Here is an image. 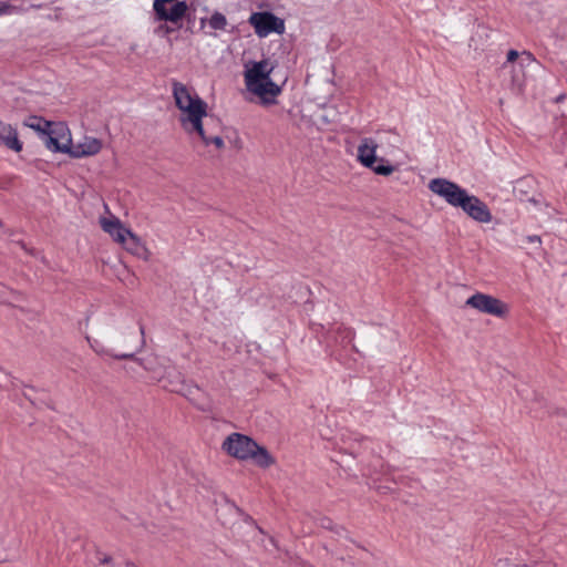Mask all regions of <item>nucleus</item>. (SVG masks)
<instances>
[{
  "label": "nucleus",
  "instance_id": "obj_1",
  "mask_svg": "<svg viewBox=\"0 0 567 567\" xmlns=\"http://www.w3.org/2000/svg\"><path fill=\"white\" fill-rule=\"evenodd\" d=\"M179 122L188 133H196L205 145L214 144L218 150L225 146L219 134H208L209 126L220 128V121L207 113V103L197 94L192 95L187 87L179 83Z\"/></svg>",
  "mask_w": 567,
  "mask_h": 567
},
{
  "label": "nucleus",
  "instance_id": "obj_2",
  "mask_svg": "<svg viewBox=\"0 0 567 567\" xmlns=\"http://www.w3.org/2000/svg\"><path fill=\"white\" fill-rule=\"evenodd\" d=\"M154 20L158 25L154 33L158 37H166L172 44L171 33L177 30V0H154Z\"/></svg>",
  "mask_w": 567,
  "mask_h": 567
},
{
  "label": "nucleus",
  "instance_id": "obj_3",
  "mask_svg": "<svg viewBox=\"0 0 567 567\" xmlns=\"http://www.w3.org/2000/svg\"><path fill=\"white\" fill-rule=\"evenodd\" d=\"M377 144L371 138L362 140L358 147V159L360 163L378 175L389 176L393 173L394 166L385 158L375 155Z\"/></svg>",
  "mask_w": 567,
  "mask_h": 567
},
{
  "label": "nucleus",
  "instance_id": "obj_4",
  "mask_svg": "<svg viewBox=\"0 0 567 567\" xmlns=\"http://www.w3.org/2000/svg\"><path fill=\"white\" fill-rule=\"evenodd\" d=\"M427 187L432 193L442 197L453 207H458L467 193V190L462 188L458 184L442 177L431 179Z\"/></svg>",
  "mask_w": 567,
  "mask_h": 567
},
{
  "label": "nucleus",
  "instance_id": "obj_5",
  "mask_svg": "<svg viewBox=\"0 0 567 567\" xmlns=\"http://www.w3.org/2000/svg\"><path fill=\"white\" fill-rule=\"evenodd\" d=\"M248 22L260 38L267 37L272 32L278 34L285 32V21L270 11L254 12L250 14Z\"/></svg>",
  "mask_w": 567,
  "mask_h": 567
},
{
  "label": "nucleus",
  "instance_id": "obj_6",
  "mask_svg": "<svg viewBox=\"0 0 567 567\" xmlns=\"http://www.w3.org/2000/svg\"><path fill=\"white\" fill-rule=\"evenodd\" d=\"M252 447H257V442L250 436L237 432L228 435L221 445L228 455L241 461L250 458Z\"/></svg>",
  "mask_w": 567,
  "mask_h": 567
},
{
  "label": "nucleus",
  "instance_id": "obj_7",
  "mask_svg": "<svg viewBox=\"0 0 567 567\" xmlns=\"http://www.w3.org/2000/svg\"><path fill=\"white\" fill-rule=\"evenodd\" d=\"M466 305L487 315L505 318L508 315V306L501 299L491 295L476 292L466 300Z\"/></svg>",
  "mask_w": 567,
  "mask_h": 567
},
{
  "label": "nucleus",
  "instance_id": "obj_8",
  "mask_svg": "<svg viewBox=\"0 0 567 567\" xmlns=\"http://www.w3.org/2000/svg\"><path fill=\"white\" fill-rule=\"evenodd\" d=\"M134 337H135V342L131 347V351H126V352L116 353L112 349L105 348L103 344H101L97 341H94V343H91V347L97 354L109 355L116 360H134L137 363L142 364L141 359H137L135 357V354L137 352H140L145 344L144 327L142 324L140 326V337H137L136 334H134Z\"/></svg>",
  "mask_w": 567,
  "mask_h": 567
},
{
  "label": "nucleus",
  "instance_id": "obj_9",
  "mask_svg": "<svg viewBox=\"0 0 567 567\" xmlns=\"http://www.w3.org/2000/svg\"><path fill=\"white\" fill-rule=\"evenodd\" d=\"M465 214L478 223L487 224L492 220V214L488 206L474 195L465 194L463 203L458 205Z\"/></svg>",
  "mask_w": 567,
  "mask_h": 567
},
{
  "label": "nucleus",
  "instance_id": "obj_10",
  "mask_svg": "<svg viewBox=\"0 0 567 567\" xmlns=\"http://www.w3.org/2000/svg\"><path fill=\"white\" fill-rule=\"evenodd\" d=\"M199 4L198 0H193L189 3L186 0H179V29L183 28L184 21L187 23L186 30L192 33L196 28L202 30L205 27L206 17H200L198 21L196 17V10Z\"/></svg>",
  "mask_w": 567,
  "mask_h": 567
},
{
  "label": "nucleus",
  "instance_id": "obj_11",
  "mask_svg": "<svg viewBox=\"0 0 567 567\" xmlns=\"http://www.w3.org/2000/svg\"><path fill=\"white\" fill-rule=\"evenodd\" d=\"M272 70L274 66H269L267 60L251 62L250 65H246L244 76L247 90L250 91L262 81L268 80Z\"/></svg>",
  "mask_w": 567,
  "mask_h": 567
},
{
  "label": "nucleus",
  "instance_id": "obj_12",
  "mask_svg": "<svg viewBox=\"0 0 567 567\" xmlns=\"http://www.w3.org/2000/svg\"><path fill=\"white\" fill-rule=\"evenodd\" d=\"M69 130L62 125L56 124L51 127L43 136L44 144L48 150L54 153H65L69 151V142H66Z\"/></svg>",
  "mask_w": 567,
  "mask_h": 567
},
{
  "label": "nucleus",
  "instance_id": "obj_13",
  "mask_svg": "<svg viewBox=\"0 0 567 567\" xmlns=\"http://www.w3.org/2000/svg\"><path fill=\"white\" fill-rule=\"evenodd\" d=\"M66 142H69L68 154L73 158H81L97 154L102 150V142L95 137H85L83 143L74 145L71 135L68 134Z\"/></svg>",
  "mask_w": 567,
  "mask_h": 567
},
{
  "label": "nucleus",
  "instance_id": "obj_14",
  "mask_svg": "<svg viewBox=\"0 0 567 567\" xmlns=\"http://www.w3.org/2000/svg\"><path fill=\"white\" fill-rule=\"evenodd\" d=\"M249 92L260 97L262 103L271 104L275 103V97L281 93V86L276 84L269 76L268 80L262 81Z\"/></svg>",
  "mask_w": 567,
  "mask_h": 567
},
{
  "label": "nucleus",
  "instance_id": "obj_15",
  "mask_svg": "<svg viewBox=\"0 0 567 567\" xmlns=\"http://www.w3.org/2000/svg\"><path fill=\"white\" fill-rule=\"evenodd\" d=\"M101 227L105 233L110 234L116 243L123 241L124 237L131 231V229L126 228L115 216L101 218Z\"/></svg>",
  "mask_w": 567,
  "mask_h": 567
},
{
  "label": "nucleus",
  "instance_id": "obj_16",
  "mask_svg": "<svg viewBox=\"0 0 567 567\" xmlns=\"http://www.w3.org/2000/svg\"><path fill=\"white\" fill-rule=\"evenodd\" d=\"M0 144L19 153L22 151V142L18 137L17 130L0 121Z\"/></svg>",
  "mask_w": 567,
  "mask_h": 567
},
{
  "label": "nucleus",
  "instance_id": "obj_17",
  "mask_svg": "<svg viewBox=\"0 0 567 567\" xmlns=\"http://www.w3.org/2000/svg\"><path fill=\"white\" fill-rule=\"evenodd\" d=\"M120 244L132 255L142 259H147V248L144 246L141 239L132 231H130V234H127V236L124 237V240L121 241Z\"/></svg>",
  "mask_w": 567,
  "mask_h": 567
},
{
  "label": "nucleus",
  "instance_id": "obj_18",
  "mask_svg": "<svg viewBox=\"0 0 567 567\" xmlns=\"http://www.w3.org/2000/svg\"><path fill=\"white\" fill-rule=\"evenodd\" d=\"M250 458L261 468H268L276 463L275 457L265 446L257 443V447H252Z\"/></svg>",
  "mask_w": 567,
  "mask_h": 567
},
{
  "label": "nucleus",
  "instance_id": "obj_19",
  "mask_svg": "<svg viewBox=\"0 0 567 567\" xmlns=\"http://www.w3.org/2000/svg\"><path fill=\"white\" fill-rule=\"evenodd\" d=\"M533 184H534L533 179H529V178H522L517 182L514 190L517 194L520 202H529L535 205L540 203L539 198H537L535 195H533L530 197L527 196V194H528L527 188H530L533 186Z\"/></svg>",
  "mask_w": 567,
  "mask_h": 567
},
{
  "label": "nucleus",
  "instance_id": "obj_20",
  "mask_svg": "<svg viewBox=\"0 0 567 567\" xmlns=\"http://www.w3.org/2000/svg\"><path fill=\"white\" fill-rule=\"evenodd\" d=\"M507 70L511 73L509 89L515 94L520 93L523 91L524 79H525V74L523 72L522 65H519L518 68L516 65H511Z\"/></svg>",
  "mask_w": 567,
  "mask_h": 567
},
{
  "label": "nucleus",
  "instance_id": "obj_21",
  "mask_svg": "<svg viewBox=\"0 0 567 567\" xmlns=\"http://www.w3.org/2000/svg\"><path fill=\"white\" fill-rule=\"evenodd\" d=\"M24 125L39 132L41 136H43L53 126V123L41 116L31 115L25 120Z\"/></svg>",
  "mask_w": 567,
  "mask_h": 567
},
{
  "label": "nucleus",
  "instance_id": "obj_22",
  "mask_svg": "<svg viewBox=\"0 0 567 567\" xmlns=\"http://www.w3.org/2000/svg\"><path fill=\"white\" fill-rule=\"evenodd\" d=\"M331 332L333 333L334 341L341 346L350 344L355 336V332L352 328L346 327L343 324L338 326Z\"/></svg>",
  "mask_w": 567,
  "mask_h": 567
},
{
  "label": "nucleus",
  "instance_id": "obj_23",
  "mask_svg": "<svg viewBox=\"0 0 567 567\" xmlns=\"http://www.w3.org/2000/svg\"><path fill=\"white\" fill-rule=\"evenodd\" d=\"M220 497H221V499L224 502L223 507L225 508V511H227V512H236L238 515L244 517L245 522L255 523L251 516L246 514L240 507H238L234 502L228 499L225 495H221Z\"/></svg>",
  "mask_w": 567,
  "mask_h": 567
},
{
  "label": "nucleus",
  "instance_id": "obj_24",
  "mask_svg": "<svg viewBox=\"0 0 567 567\" xmlns=\"http://www.w3.org/2000/svg\"><path fill=\"white\" fill-rule=\"evenodd\" d=\"M28 391L23 392V395L27 400L30 401V403L34 406H38L39 404H45L50 409H53L52 405H50L45 400L38 398L35 394L38 391L33 386H25Z\"/></svg>",
  "mask_w": 567,
  "mask_h": 567
},
{
  "label": "nucleus",
  "instance_id": "obj_25",
  "mask_svg": "<svg viewBox=\"0 0 567 567\" xmlns=\"http://www.w3.org/2000/svg\"><path fill=\"white\" fill-rule=\"evenodd\" d=\"M226 17L220 12H215L209 19V25L214 30H224L226 28Z\"/></svg>",
  "mask_w": 567,
  "mask_h": 567
},
{
  "label": "nucleus",
  "instance_id": "obj_26",
  "mask_svg": "<svg viewBox=\"0 0 567 567\" xmlns=\"http://www.w3.org/2000/svg\"><path fill=\"white\" fill-rule=\"evenodd\" d=\"M8 293L14 300H18L21 297V293L19 291L13 290V289H9V288L2 286L1 289H0V302H2L4 305H8V306H12L11 300L7 297Z\"/></svg>",
  "mask_w": 567,
  "mask_h": 567
},
{
  "label": "nucleus",
  "instance_id": "obj_27",
  "mask_svg": "<svg viewBox=\"0 0 567 567\" xmlns=\"http://www.w3.org/2000/svg\"><path fill=\"white\" fill-rule=\"evenodd\" d=\"M14 1H0V16L11 13L14 11H27L22 6H17L13 3Z\"/></svg>",
  "mask_w": 567,
  "mask_h": 567
},
{
  "label": "nucleus",
  "instance_id": "obj_28",
  "mask_svg": "<svg viewBox=\"0 0 567 567\" xmlns=\"http://www.w3.org/2000/svg\"><path fill=\"white\" fill-rule=\"evenodd\" d=\"M519 53L516 50H509L507 52V60L503 65L501 66V71L505 72L511 65H514L513 63L518 59Z\"/></svg>",
  "mask_w": 567,
  "mask_h": 567
},
{
  "label": "nucleus",
  "instance_id": "obj_29",
  "mask_svg": "<svg viewBox=\"0 0 567 567\" xmlns=\"http://www.w3.org/2000/svg\"><path fill=\"white\" fill-rule=\"evenodd\" d=\"M319 525L320 527L324 528V529H328V530H332L334 529L333 527V522L329 518V517H322L319 519Z\"/></svg>",
  "mask_w": 567,
  "mask_h": 567
},
{
  "label": "nucleus",
  "instance_id": "obj_30",
  "mask_svg": "<svg viewBox=\"0 0 567 567\" xmlns=\"http://www.w3.org/2000/svg\"><path fill=\"white\" fill-rule=\"evenodd\" d=\"M494 567H523V565H516L512 563L508 558L499 559Z\"/></svg>",
  "mask_w": 567,
  "mask_h": 567
},
{
  "label": "nucleus",
  "instance_id": "obj_31",
  "mask_svg": "<svg viewBox=\"0 0 567 567\" xmlns=\"http://www.w3.org/2000/svg\"><path fill=\"white\" fill-rule=\"evenodd\" d=\"M48 19L49 20H53V21H61V20H63L62 8H60V7L54 8L53 14H49Z\"/></svg>",
  "mask_w": 567,
  "mask_h": 567
},
{
  "label": "nucleus",
  "instance_id": "obj_32",
  "mask_svg": "<svg viewBox=\"0 0 567 567\" xmlns=\"http://www.w3.org/2000/svg\"><path fill=\"white\" fill-rule=\"evenodd\" d=\"M523 567H554L550 563L546 561H532L530 564H523Z\"/></svg>",
  "mask_w": 567,
  "mask_h": 567
},
{
  "label": "nucleus",
  "instance_id": "obj_33",
  "mask_svg": "<svg viewBox=\"0 0 567 567\" xmlns=\"http://www.w3.org/2000/svg\"><path fill=\"white\" fill-rule=\"evenodd\" d=\"M333 527H334V529H332L331 532H333L338 536H346V537H348V532H347V529L343 526L334 524Z\"/></svg>",
  "mask_w": 567,
  "mask_h": 567
},
{
  "label": "nucleus",
  "instance_id": "obj_34",
  "mask_svg": "<svg viewBox=\"0 0 567 567\" xmlns=\"http://www.w3.org/2000/svg\"><path fill=\"white\" fill-rule=\"evenodd\" d=\"M171 84H172V96L175 101V104L177 105V91H178L177 80L173 79Z\"/></svg>",
  "mask_w": 567,
  "mask_h": 567
},
{
  "label": "nucleus",
  "instance_id": "obj_35",
  "mask_svg": "<svg viewBox=\"0 0 567 567\" xmlns=\"http://www.w3.org/2000/svg\"><path fill=\"white\" fill-rule=\"evenodd\" d=\"M7 560V553L4 550L3 542L0 539V563Z\"/></svg>",
  "mask_w": 567,
  "mask_h": 567
},
{
  "label": "nucleus",
  "instance_id": "obj_36",
  "mask_svg": "<svg viewBox=\"0 0 567 567\" xmlns=\"http://www.w3.org/2000/svg\"><path fill=\"white\" fill-rule=\"evenodd\" d=\"M11 185V179H0V189H9Z\"/></svg>",
  "mask_w": 567,
  "mask_h": 567
},
{
  "label": "nucleus",
  "instance_id": "obj_37",
  "mask_svg": "<svg viewBox=\"0 0 567 567\" xmlns=\"http://www.w3.org/2000/svg\"><path fill=\"white\" fill-rule=\"evenodd\" d=\"M159 383L162 384L163 389H165V390H167L169 392H176V390L174 388H169L168 386L166 379H161Z\"/></svg>",
  "mask_w": 567,
  "mask_h": 567
},
{
  "label": "nucleus",
  "instance_id": "obj_38",
  "mask_svg": "<svg viewBox=\"0 0 567 567\" xmlns=\"http://www.w3.org/2000/svg\"><path fill=\"white\" fill-rule=\"evenodd\" d=\"M526 239H527L528 243H538V244L542 243L540 237L537 236V235L527 236Z\"/></svg>",
  "mask_w": 567,
  "mask_h": 567
},
{
  "label": "nucleus",
  "instance_id": "obj_39",
  "mask_svg": "<svg viewBox=\"0 0 567 567\" xmlns=\"http://www.w3.org/2000/svg\"><path fill=\"white\" fill-rule=\"evenodd\" d=\"M111 560H112V557L106 555L101 559V564H109V563H111Z\"/></svg>",
  "mask_w": 567,
  "mask_h": 567
},
{
  "label": "nucleus",
  "instance_id": "obj_40",
  "mask_svg": "<svg viewBox=\"0 0 567 567\" xmlns=\"http://www.w3.org/2000/svg\"><path fill=\"white\" fill-rule=\"evenodd\" d=\"M208 134H219V128H215L214 126H209Z\"/></svg>",
  "mask_w": 567,
  "mask_h": 567
},
{
  "label": "nucleus",
  "instance_id": "obj_41",
  "mask_svg": "<svg viewBox=\"0 0 567 567\" xmlns=\"http://www.w3.org/2000/svg\"><path fill=\"white\" fill-rule=\"evenodd\" d=\"M42 7H43V4H42V3H32V4L30 6V8H32V9H41Z\"/></svg>",
  "mask_w": 567,
  "mask_h": 567
},
{
  "label": "nucleus",
  "instance_id": "obj_42",
  "mask_svg": "<svg viewBox=\"0 0 567 567\" xmlns=\"http://www.w3.org/2000/svg\"><path fill=\"white\" fill-rule=\"evenodd\" d=\"M523 54H525V55L527 56V59H528V60H530V61H533V60H534V56H533V54H532V53L524 51V52H523Z\"/></svg>",
  "mask_w": 567,
  "mask_h": 567
},
{
  "label": "nucleus",
  "instance_id": "obj_43",
  "mask_svg": "<svg viewBox=\"0 0 567 567\" xmlns=\"http://www.w3.org/2000/svg\"><path fill=\"white\" fill-rule=\"evenodd\" d=\"M125 567H137V566H136L134 563H130V561H127V563H126V565H125Z\"/></svg>",
  "mask_w": 567,
  "mask_h": 567
},
{
  "label": "nucleus",
  "instance_id": "obj_44",
  "mask_svg": "<svg viewBox=\"0 0 567 567\" xmlns=\"http://www.w3.org/2000/svg\"><path fill=\"white\" fill-rule=\"evenodd\" d=\"M19 244H20V246H21L24 250H27V246H25V244H24L23 241H20Z\"/></svg>",
  "mask_w": 567,
  "mask_h": 567
},
{
  "label": "nucleus",
  "instance_id": "obj_45",
  "mask_svg": "<svg viewBox=\"0 0 567 567\" xmlns=\"http://www.w3.org/2000/svg\"><path fill=\"white\" fill-rule=\"evenodd\" d=\"M178 393L182 394V395H186V393L183 391V389H179Z\"/></svg>",
  "mask_w": 567,
  "mask_h": 567
},
{
  "label": "nucleus",
  "instance_id": "obj_46",
  "mask_svg": "<svg viewBox=\"0 0 567 567\" xmlns=\"http://www.w3.org/2000/svg\"><path fill=\"white\" fill-rule=\"evenodd\" d=\"M565 97V95H560L557 97V101H561Z\"/></svg>",
  "mask_w": 567,
  "mask_h": 567
},
{
  "label": "nucleus",
  "instance_id": "obj_47",
  "mask_svg": "<svg viewBox=\"0 0 567 567\" xmlns=\"http://www.w3.org/2000/svg\"><path fill=\"white\" fill-rule=\"evenodd\" d=\"M2 226H3V223H2V220L0 219V227H2Z\"/></svg>",
  "mask_w": 567,
  "mask_h": 567
}]
</instances>
